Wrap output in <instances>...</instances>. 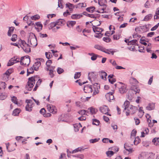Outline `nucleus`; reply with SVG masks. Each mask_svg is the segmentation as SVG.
I'll use <instances>...</instances> for the list:
<instances>
[{
  "label": "nucleus",
  "instance_id": "38",
  "mask_svg": "<svg viewBox=\"0 0 159 159\" xmlns=\"http://www.w3.org/2000/svg\"><path fill=\"white\" fill-rule=\"evenodd\" d=\"M78 112L79 114L82 115H87L86 113H88L89 112L85 110H82L78 111Z\"/></svg>",
  "mask_w": 159,
  "mask_h": 159
},
{
  "label": "nucleus",
  "instance_id": "22",
  "mask_svg": "<svg viewBox=\"0 0 159 159\" xmlns=\"http://www.w3.org/2000/svg\"><path fill=\"white\" fill-rule=\"evenodd\" d=\"M103 52L109 54L111 53L112 55H113L114 53L115 52V51L112 50L111 49H106L105 48Z\"/></svg>",
  "mask_w": 159,
  "mask_h": 159
},
{
  "label": "nucleus",
  "instance_id": "35",
  "mask_svg": "<svg viewBox=\"0 0 159 159\" xmlns=\"http://www.w3.org/2000/svg\"><path fill=\"white\" fill-rule=\"evenodd\" d=\"M154 18L157 19L159 18V7L156 11L155 15L154 16Z\"/></svg>",
  "mask_w": 159,
  "mask_h": 159
},
{
  "label": "nucleus",
  "instance_id": "55",
  "mask_svg": "<svg viewBox=\"0 0 159 159\" xmlns=\"http://www.w3.org/2000/svg\"><path fill=\"white\" fill-rule=\"evenodd\" d=\"M146 117L147 119V121L148 123H150L151 122V120L150 118H151V116L149 114H147L146 116Z\"/></svg>",
  "mask_w": 159,
  "mask_h": 159
},
{
  "label": "nucleus",
  "instance_id": "53",
  "mask_svg": "<svg viewBox=\"0 0 159 159\" xmlns=\"http://www.w3.org/2000/svg\"><path fill=\"white\" fill-rule=\"evenodd\" d=\"M143 29H146V26H143L140 27L139 28H136L135 30L136 31H138V30L141 31V30H142Z\"/></svg>",
  "mask_w": 159,
  "mask_h": 159
},
{
  "label": "nucleus",
  "instance_id": "25",
  "mask_svg": "<svg viewBox=\"0 0 159 159\" xmlns=\"http://www.w3.org/2000/svg\"><path fill=\"white\" fill-rule=\"evenodd\" d=\"M100 76L101 78L104 80H106V76L107 75V73L103 71H101L100 74Z\"/></svg>",
  "mask_w": 159,
  "mask_h": 159
},
{
  "label": "nucleus",
  "instance_id": "18",
  "mask_svg": "<svg viewBox=\"0 0 159 159\" xmlns=\"http://www.w3.org/2000/svg\"><path fill=\"white\" fill-rule=\"evenodd\" d=\"M155 105L154 103H149L147 106L146 107V109L149 111L153 110L155 108Z\"/></svg>",
  "mask_w": 159,
  "mask_h": 159
},
{
  "label": "nucleus",
  "instance_id": "14",
  "mask_svg": "<svg viewBox=\"0 0 159 159\" xmlns=\"http://www.w3.org/2000/svg\"><path fill=\"white\" fill-rule=\"evenodd\" d=\"M42 27L43 25L40 22H38L35 23V28L38 31H40L42 30Z\"/></svg>",
  "mask_w": 159,
  "mask_h": 159
},
{
  "label": "nucleus",
  "instance_id": "50",
  "mask_svg": "<svg viewBox=\"0 0 159 159\" xmlns=\"http://www.w3.org/2000/svg\"><path fill=\"white\" fill-rule=\"evenodd\" d=\"M93 24L97 27V26H99L101 24V23L100 21L97 20H94L93 21Z\"/></svg>",
  "mask_w": 159,
  "mask_h": 159
},
{
  "label": "nucleus",
  "instance_id": "20",
  "mask_svg": "<svg viewBox=\"0 0 159 159\" xmlns=\"http://www.w3.org/2000/svg\"><path fill=\"white\" fill-rule=\"evenodd\" d=\"M98 4L101 6H103V7L102 9H100V11H97V12L98 13H103L104 10L106 8V6L105 4H102L101 2V1H98Z\"/></svg>",
  "mask_w": 159,
  "mask_h": 159
},
{
  "label": "nucleus",
  "instance_id": "37",
  "mask_svg": "<svg viewBox=\"0 0 159 159\" xmlns=\"http://www.w3.org/2000/svg\"><path fill=\"white\" fill-rule=\"evenodd\" d=\"M86 6V4L84 3H79L78 4L75 6V7L76 8H80L82 7H84Z\"/></svg>",
  "mask_w": 159,
  "mask_h": 159
},
{
  "label": "nucleus",
  "instance_id": "64",
  "mask_svg": "<svg viewBox=\"0 0 159 159\" xmlns=\"http://www.w3.org/2000/svg\"><path fill=\"white\" fill-rule=\"evenodd\" d=\"M111 150L113 151H115L116 152H117L119 151V148L117 147L114 146L111 148Z\"/></svg>",
  "mask_w": 159,
  "mask_h": 159
},
{
  "label": "nucleus",
  "instance_id": "41",
  "mask_svg": "<svg viewBox=\"0 0 159 159\" xmlns=\"http://www.w3.org/2000/svg\"><path fill=\"white\" fill-rule=\"evenodd\" d=\"M95 7H91L86 9V11L90 12H93L95 9Z\"/></svg>",
  "mask_w": 159,
  "mask_h": 159
},
{
  "label": "nucleus",
  "instance_id": "13",
  "mask_svg": "<svg viewBox=\"0 0 159 159\" xmlns=\"http://www.w3.org/2000/svg\"><path fill=\"white\" fill-rule=\"evenodd\" d=\"M62 24V21L61 20H59L55 22H52L50 25V26L49 27V29H52H52L54 28H55L57 25H60L61 24Z\"/></svg>",
  "mask_w": 159,
  "mask_h": 159
},
{
  "label": "nucleus",
  "instance_id": "21",
  "mask_svg": "<svg viewBox=\"0 0 159 159\" xmlns=\"http://www.w3.org/2000/svg\"><path fill=\"white\" fill-rule=\"evenodd\" d=\"M129 104L130 102L128 101H126L125 102L123 105V107H124V110H127L128 109L129 107L130 106L129 105Z\"/></svg>",
  "mask_w": 159,
  "mask_h": 159
},
{
  "label": "nucleus",
  "instance_id": "48",
  "mask_svg": "<svg viewBox=\"0 0 159 159\" xmlns=\"http://www.w3.org/2000/svg\"><path fill=\"white\" fill-rule=\"evenodd\" d=\"M57 71L58 74H60L62 73L64 71V70L61 68L58 67L57 69Z\"/></svg>",
  "mask_w": 159,
  "mask_h": 159
},
{
  "label": "nucleus",
  "instance_id": "11",
  "mask_svg": "<svg viewBox=\"0 0 159 159\" xmlns=\"http://www.w3.org/2000/svg\"><path fill=\"white\" fill-rule=\"evenodd\" d=\"M93 95H95L98 94L99 92V89H100L99 85L97 83H95L93 85Z\"/></svg>",
  "mask_w": 159,
  "mask_h": 159
},
{
  "label": "nucleus",
  "instance_id": "60",
  "mask_svg": "<svg viewBox=\"0 0 159 159\" xmlns=\"http://www.w3.org/2000/svg\"><path fill=\"white\" fill-rule=\"evenodd\" d=\"M106 154L108 156H109L110 155L111 156L113 155L114 154V152L112 151H109L107 152Z\"/></svg>",
  "mask_w": 159,
  "mask_h": 159
},
{
  "label": "nucleus",
  "instance_id": "62",
  "mask_svg": "<svg viewBox=\"0 0 159 159\" xmlns=\"http://www.w3.org/2000/svg\"><path fill=\"white\" fill-rule=\"evenodd\" d=\"M7 97V96L6 95L1 94L0 95V99L2 100H4Z\"/></svg>",
  "mask_w": 159,
  "mask_h": 159
},
{
  "label": "nucleus",
  "instance_id": "8",
  "mask_svg": "<svg viewBox=\"0 0 159 159\" xmlns=\"http://www.w3.org/2000/svg\"><path fill=\"white\" fill-rule=\"evenodd\" d=\"M138 108L137 107L130 105L128 109L126 111V115L128 116L129 115V114H133L135 113L138 110Z\"/></svg>",
  "mask_w": 159,
  "mask_h": 159
},
{
  "label": "nucleus",
  "instance_id": "34",
  "mask_svg": "<svg viewBox=\"0 0 159 159\" xmlns=\"http://www.w3.org/2000/svg\"><path fill=\"white\" fill-rule=\"evenodd\" d=\"M152 14H149L146 16L144 18L143 20L144 21H148L150 20L152 17Z\"/></svg>",
  "mask_w": 159,
  "mask_h": 159
},
{
  "label": "nucleus",
  "instance_id": "24",
  "mask_svg": "<svg viewBox=\"0 0 159 159\" xmlns=\"http://www.w3.org/2000/svg\"><path fill=\"white\" fill-rule=\"evenodd\" d=\"M82 15L80 14H75L72 15L71 18L72 19H79L82 16Z\"/></svg>",
  "mask_w": 159,
  "mask_h": 159
},
{
  "label": "nucleus",
  "instance_id": "17",
  "mask_svg": "<svg viewBox=\"0 0 159 159\" xmlns=\"http://www.w3.org/2000/svg\"><path fill=\"white\" fill-rule=\"evenodd\" d=\"M131 90L134 91L133 93H134L135 94L137 93H139L140 91V90L139 87L135 86H131L130 87V89Z\"/></svg>",
  "mask_w": 159,
  "mask_h": 159
},
{
  "label": "nucleus",
  "instance_id": "30",
  "mask_svg": "<svg viewBox=\"0 0 159 159\" xmlns=\"http://www.w3.org/2000/svg\"><path fill=\"white\" fill-rule=\"evenodd\" d=\"M94 48H95L100 50L102 52L103 51L104 48L103 47L98 44L95 45L94 46Z\"/></svg>",
  "mask_w": 159,
  "mask_h": 159
},
{
  "label": "nucleus",
  "instance_id": "51",
  "mask_svg": "<svg viewBox=\"0 0 159 159\" xmlns=\"http://www.w3.org/2000/svg\"><path fill=\"white\" fill-rule=\"evenodd\" d=\"M102 39L103 41L107 43L110 42L111 41V39L108 37H104Z\"/></svg>",
  "mask_w": 159,
  "mask_h": 159
},
{
  "label": "nucleus",
  "instance_id": "45",
  "mask_svg": "<svg viewBox=\"0 0 159 159\" xmlns=\"http://www.w3.org/2000/svg\"><path fill=\"white\" fill-rule=\"evenodd\" d=\"M13 59L11 58L7 63V66H10L13 65L15 63V62H13Z\"/></svg>",
  "mask_w": 159,
  "mask_h": 159
},
{
  "label": "nucleus",
  "instance_id": "40",
  "mask_svg": "<svg viewBox=\"0 0 159 159\" xmlns=\"http://www.w3.org/2000/svg\"><path fill=\"white\" fill-rule=\"evenodd\" d=\"M82 150H84V149L83 148H82L81 147H79V148L75 149L74 150H73L72 152L71 153H75L78 152L79 151H80Z\"/></svg>",
  "mask_w": 159,
  "mask_h": 159
},
{
  "label": "nucleus",
  "instance_id": "49",
  "mask_svg": "<svg viewBox=\"0 0 159 159\" xmlns=\"http://www.w3.org/2000/svg\"><path fill=\"white\" fill-rule=\"evenodd\" d=\"M74 157H77L81 159H83L84 158V156L83 154L76 155L72 156Z\"/></svg>",
  "mask_w": 159,
  "mask_h": 159
},
{
  "label": "nucleus",
  "instance_id": "27",
  "mask_svg": "<svg viewBox=\"0 0 159 159\" xmlns=\"http://www.w3.org/2000/svg\"><path fill=\"white\" fill-rule=\"evenodd\" d=\"M14 29L15 28L13 27H9V29L7 32V35L9 36H11V34L13 32Z\"/></svg>",
  "mask_w": 159,
  "mask_h": 159
},
{
  "label": "nucleus",
  "instance_id": "44",
  "mask_svg": "<svg viewBox=\"0 0 159 159\" xmlns=\"http://www.w3.org/2000/svg\"><path fill=\"white\" fill-rule=\"evenodd\" d=\"M31 18L32 20H36L40 18V16L38 15H36L34 16H32Z\"/></svg>",
  "mask_w": 159,
  "mask_h": 159
},
{
  "label": "nucleus",
  "instance_id": "59",
  "mask_svg": "<svg viewBox=\"0 0 159 159\" xmlns=\"http://www.w3.org/2000/svg\"><path fill=\"white\" fill-rule=\"evenodd\" d=\"M12 70L11 69H8L5 72V74L7 75H9L11 73Z\"/></svg>",
  "mask_w": 159,
  "mask_h": 159
},
{
  "label": "nucleus",
  "instance_id": "33",
  "mask_svg": "<svg viewBox=\"0 0 159 159\" xmlns=\"http://www.w3.org/2000/svg\"><path fill=\"white\" fill-rule=\"evenodd\" d=\"M20 111L19 109L16 108L13 111L12 115L14 116H16L20 113Z\"/></svg>",
  "mask_w": 159,
  "mask_h": 159
},
{
  "label": "nucleus",
  "instance_id": "2",
  "mask_svg": "<svg viewBox=\"0 0 159 159\" xmlns=\"http://www.w3.org/2000/svg\"><path fill=\"white\" fill-rule=\"evenodd\" d=\"M36 77L35 76L29 78L27 84L25 86L26 89L29 91H31L32 88L34 86L35 81V78Z\"/></svg>",
  "mask_w": 159,
  "mask_h": 159
},
{
  "label": "nucleus",
  "instance_id": "58",
  "mask_svg": "<svg viewBox=\"0 0 159 159\" xmlns=\"http://www.w3.org/2000/svg\"><path fill=\"white\" fill-rule=\"evenodd\" d=\"M152 142L154 143V144L155 145H158V138H154L153 139Z\"/></svg>",
  "mask_w": 159,
  "mask_h": 159
},
{
  "label": "nucleus",
  "instance_id": "12",
  "mask_svg": "<svg viewBox=\"0 0 159 159\" xmlns=\"http://www.w3.org/2000/svg\"><path fill=\"white\" fill-rule=\"evenodd\" d=\"M114 92L113 91L111 92H110L107 93L106 95V99L109 101H110L111 100H112L114 99L113 94Z\"/></svg>",
  "mask_w": 159,
  "mask_h": 159
},
{
  "label": "nucleus",
  "instance_id": "52",
  "mask_svg": "<svg viewBox=\"0 0 159 159\" xmlns=\"http://www.w3.org/2000/svg\"><path fill=\"white\" fill-rule=\"evenodd\" d=\"M99 139H100L99 138L90 139V142L91 143H96L97 142H98Z\"/></svg>",
  "mask_w": 159,
  "mask_h": 159
},
{
  "label": "nucleus",
  "instance_id": "46",
  "mask_svg": "<svg viewBox=\"0 0 159 159\" xmlns=\"http://www.w3.org/2000/svg\"><path fill=\"white\" fill-rule=\"evenodd\" d=\"M81 75V72H76L74 75V78L75 79L79 78Z\"/></svg>",
  "mask_w": 159,
  "mask_h": 159
},
{
  "label": "nucleus",
  "instance_id": "29",
  "mask_svg": "<svg viewBox=\"0 0 159 159\" xmlns=\"http://www.w3.org/2000/svg\"><path fill=\"white\" fill-rule=\"evenodd\" d=\"M137 40L136 39H134L130 41H129V43H128V45H137Z\"/></svg>",
  "mask_w": 159,
  "mask_h": 159
},
{
  "label": "nucleus",
  "instance_id": "26",
  "mask_svg": "<svg viewBox=\"0 0 159 159\" xmlns=\"http://www.w3.org/2000/svg\"><path fill=\"white\" fill-rule=\"evenodd\" d=\"M66 5V7H68L70 11H73V9L75 7V6L74 5L70 3H67Z\"/></svg>",
  "mask_w": 159,
  "mask_h": 159
},
{
  "label": "nucleus",
  "instance_id": "39",
  "mask_svg": "<svg viewBox=\"0 0 159 159\" xmlns=\"http://www.w3.org/2000/svg\"><path fill=\"white\" fill-rule=\"evenodd\" d=\"M34 68L33 66L30 68L29 69L27 70V75L28 76L30 74H32L34 72Z\"/></svg>",
  "mask_w": 159,
  "mask_h": 159
},
{
  "label": "nucleus",
  "instance_id": "31",
  "mask_svg": "<svg viewBox=\"0 0 159 159\" xmlns=\"http://www.w3.org/2000/svg\"><path fill=\"white\" fill-rule=\"evenodd\" d=\"M89 110L90 113L91 114H95L97 111V110L92 107L89 108L88 109Z\"/></svg>",
  "mask_w": 159,
  "mask_h": 159
},
{
  "label": "nucleus",
  "instance_id": "23",
  "mask_svg": "<svg viewBox=\"0 0 159 159\" xmlns=\"http://www.w3.org/2000/svg\"><path fill=\"white\" fill-rule=\"evenodd\" d=\"M124 148L126 151H128L129 152L131 153L134 151L133 149L128 146L126 144H124Z\"/></svg>",
  "mask_w": 159,
  "mask_h": 159
},
{
  "label": "nucleus",
  "instance_id": "47",
  "mask_svg": "<svg viewBox=\"0 0 159 159\" xmlns=\"http://www.w3.org/2000/svg\"><path fill=\"white\" fill-rule=\"evenodd\" d=\"M54 71L52 69H50L49 70V75L51 78L53 77L54 76Z\"/></svg>",
  "mask_w": 159,
  "mask_h": 159
},
{
  "label": "nucleus",
  "instance_id": "7",
  "mask_svg": "<svg viewBox=\"0 0 159 159\" xmlns=\"http://www.w3.org/2000/svg\"><path fill=\"white\" fill-rule=\"evenodd\" d=\"M30 62V59L29 56L22 57L21 58L20 63L21 65L28 66Z\"/></svg>",
  "mask_w": 159,
  "mask_h": 159
},
{
  "label": "nucleus",
  "instance_id": "42",
  "mask_svg": "<svg viewBox=\"0 0 159 159\" xmlns=\"http://www.w3.org/2000/svg\"><path fill=\"white\" fill-rule=\"evenodd\" d=\"M11 100L15 104L18 105L17 98L15 96L12 97L11 98Z\"/></svg>",
  "mask_w": 159,
  "mask_h": 159
},
{
  "label": "nucleus",
  "instance_id": "19",
  "mask_svg": "<svg viewBox=\"0 0 159 159\" xmlns=\"http://www.w3.org/2000/svg\"><path fill=\"white\" fill-rule=\"evenodd\" d=\"M40 65L41 62L39 61H37L32 66L35 70L37 71Z\"/></svg>",
  "mask_w": 159,
  "mask_h": 159
},
{
  "label": "nucleus",
  "instance_id": "63",
  "mask_svg": "<svg viewBox=\"0 0 159 159\" xmlns=\"http://www.w3.org/2000/svg\"><path fill=\"white\" fill-rule=\"evenodd\" d=\"M134 120L136 125H138L140 123V121L139 119L137 118H134Z\"/></svg>",
  "mask_w": 159,
  "mask_h": 159
},
{
  "label": "nucleus",
  "instance_id": "4",
  "mask_svg": "<svg viewBox=\"0 0 159 159\" xmlns=\"http://www.w3.org/2000/svg\"><path fill=\"white\" fill-rule=\"evenodd\" d=\"M93 31L95 33V37L98 38H101L102 35L101 32L103 30L102 28L96 27L94 25L93 26Z\"/></svg>",
  "mask_w": 159,
  "mask_h": 159
},
{
  "label": "nucleus",
  "instance_id": "28",
  "mask_svg": "<svg viewBox=\"0 0 159 159\" xmlns=\"http://www.w3.org/2000/svg\"><path fill=\"white\" fill-rule=\"evenodd\" d=\"M82 126L80 123L75 124L74 125V129L75 132H78L79 130L80 127H81Z\"/></svg>",
  "mask_w": 159,
  "mask_h": 159
},
{
  "label": "nucleus",
  "instance_id": "16",
  "mask_svg": "<svg viewBox=\"0 0 159 159\" xmlns=\"http://www.w3.org/2000/svg\"><path fill=\"white\" fill-rule=\"evenodd\" d=\"M129 82L131 86H136L138 83V81L136 79L133 77H131L130 79Z\"/></svg>",
  "mask_w": 159,
  "mask_h": 159
},
{
  "label": "nucleus",
  "instance_id": "57",
  "mask_svg": "<svg viewBox=\"0 0 159 159\" xmlns=\"http://www.w3.org/2000/svg\"><path fill=\"white\" fill-rule=\"evenodd\" d=\"M100 15L97 14V15H94V14H90V15L89 17L94 18H97L99 17Z\"/></svg>",
  "mask_w": 159,
  "mask_h": 159
},
{
  "label": "nucleus",
  "instance_id": "3",
  "mask_svg": "<svg viewBox=\"0 0 159 159\" xmlns=\"http://www.w3.org/2000/svg\"><path fill=\"white\" fill-rule=\"evenodd\" d=\"M115 86L116 87L118 86L119 91L121 94H124L127 91L126 85L121 82H118L115 84Z\"/></svg>",
  "mask_w": 159,
  "mask_h": 159
},
{
  "label": "nucleus",
  "instance_id": "9",
  "mask_svg": "<svg viewBox=\"0 0 159 159\" xmlns=\"http://www.w3.org/2000/svg\"><path fill=\"white\" fill-rule=\"evenodd\" d=\"M47 108L49 112L55 114L57 112L55 107L52 105L48 104L47 105Z\"/></svg>",
  "mask_w": 159,
  "mask_h": 159
},
{
  "label": "nucleus",
  "instance_id": "6",
  "mask_svg": "<svg viewBox=\"0 0 159 159\" xmlns=\"http://www.w3.org/2000/svg\"><path fill=\"white\" fill-rule=\"evenodd\" d=\"M25 102L27 104L25 107L26 110L30 111L32 110V108L34 106V104L31 99H26Z\"/></svg>",
  "mask_w": 159,
  "mask_h": 159
},
{
  "label": "nucleus",
  "instance_id": "36",
  "mask_svg": "<svg viewBox=\"0 0 159 159\" xmlns=\"http://www.w3.org/2000/svg\"><path fill=\"white\" fill-rule=\"evenodd\" d=\"M141 141V140L139 137H137L135 138V140L134 142V144L137 145Z\"/></svg>",
  "mask_w": 159,
  "mask_h": 159
},
{
  "label": "nucleus",
  "instance_id": "32",
  "mask_svg": "<svg viewBox=\"0 0 159 159\" xmlns=\"http://www.w3.org/2000/svg\"><path fill=\"white\" fill-rule=\"evenodd\" d=\"M96 76L95 73L93 72L89 73L88 75V78L89 80H91V78H94Z\"/></svg>",
  "mask_w": 159,
  "mask_h": 159
},
{
  "label": "nucleus",
  "instance_id": "5",
  "mask_svg": "<svg viewBox=\"0 0 159 159\" xmlns=\"http://www.w3.org/2000/svg\"><path fill=\"white\" fill-rule=\"evenodd\" d=\"M21 43L20 44V47L23 49V50L26 53H29L30 52V46L29 44L26 43L24 40L20 41Z\"/></svg>",
  "mask_w": 159,
  "mask_h": 159
},
{
  "label": "nucleus",
  "instance_id": "15",
  "mask_svg": "<svg viewBox=\"0 0 159 159\" xmlns=\"http://www.w3.org/2000/svg\"><path fill=\"white\" fill-rule=\"evenodd\" d=\"M84 90L86 93H90L92 92L93 89L91 85H88L84 86Z\"/></svg>",
  "mask_w": 159,
  "mask_h": 159
},
{
  "label": "nucleus",
  "instance_id": "61",
  "mask_svg": "<svg viewBox=\"0 0 159 159\" xmlns=\"http://www.w3.org/2000/svg\"><path fill=\"white\" fill-rule=\"evenodd\" d=\"M62 2V0H58V7L61 8H63L62 5L61 4Z\"/></svg>",
  "mask_w": 159,
  "mask_h": 159
},
{
  "label": "nucleus",
  "instance_id": "1",
  "mask_svg": "<svg viewBox=\"0 0 159 159\" xmlns=\"http://www.w3.org/2000/svg\"><path fill=\"white\" fill-rule=\"evenodd\" d=\"M28 43L30 44L31 47H34L37 45L36 38L35 35L33 33H30V34Z\"/></svg>",
  "mask_w": 159,
  "mask_h": 159
},
{
  "label": "nucleus",
  "instance_id": "10",
  "mask_svg": "<svg viewBox=\"0 0 159 159\" xmlns=\"http://www.w3.org/2000/svg\"><path fill=\"white\" fill-rule=\"evenodd\" d=\"M100 110L101 112L103 114H106L107 115L111 116V115L109 114L108 113V111H109V109L107 106H103L101 107L100 108Z\"/></svg>",
  "mask_w": 159,
  "mask_h": 159
},
{
  "label": "nucleus",
  "instance_id": "43",
  "mask_svg": "<svg viewBox=\"0 0 159 159\" xmlns=\"http://www.w3.org/2000/svg\"><path fill=\"white\" fill-rule=\"evenodd\" d=\"M100 122L99 121L96 119H93V124L96 125H99Z\"/></svg>",
  "mask_w": 159,
  "mask_h": 159
},
{
  "label": "nucleus",
  "instance_id": "56",
  "mask_svg": "<svg viewBox=\"0 0 159 159\" xmlns=\"http://www.w3.org/2000/svg\"><path fill=\"white\" fill-rule=\"evenodd\" d=\"M16 38L17 35L16 34H14L12 35V38L11 39L12 41L14 42L16 40Z\"/></svg>",
  "mask_w": 159,
  "mask_h": 159
},
{
  "label": "nucleus",
  "instance_id": "54",
  "mask_svg": "<svg viewBox=\"0 0 159 159\" xmlns=\"http://www.w3.org/2000/svg\"><path fill=\"white\" fill-rule=\"evenodd\" d=\"M0 86L4 89H5L6 87L5 83L3 82H0Z\"/></svg>",
  "mask_w": 159,
  "mask_h": 159
}]
</instances>
